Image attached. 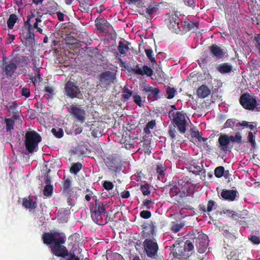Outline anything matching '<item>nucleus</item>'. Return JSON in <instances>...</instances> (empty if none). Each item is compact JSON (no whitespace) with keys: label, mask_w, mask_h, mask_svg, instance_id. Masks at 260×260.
<instances>
[{"label":"nucleus","mask_w":260,"mask_h":260,"mask_svg":"<svg viewBox=\"0 0 260 260\" xmlns=\"http://www.w3.org/2000/svg\"><path fill=\"white\" fill-rule=\"evenodd\" d=\"M19 18L17 15L16 14H10L7 21V26L9 29H13L15 23L19 22Z\"/></svg>","instance_id":"34"},{"label":"nucleus","mask_w":260,"mask_h":260,"mask_svg":"<svg viewBox=\"0 0 260 260\" xmlns=\"http://www.w3.org/2000/svg\"><path fill=\"white\" fill-rule=\"evenodd\" d=\"M44 91L48 93V98H51L55 95V87L53 86H45Z\"/></svg>","instance_id":"47"},{"label":"nucleus","mask_w":260,"mask_h":260,"mask_svg":"<svg viewBox=\"0 0 260 260\" xmlns=\"http://www.w3.org/2000/svg\"><path fill=\"white\" fill-rule=\"evenodd\" d=\"M62 183V194L65 196L69 195L70 197L72 196L74 191L70 180H64Z\"/></svg>","instance_id":"28"},{"label":"nucleus","mask_w":260,"mask_h":260,"mask_svg":"<svg viewBox=\"0 0 260 260\" xmlns=\"http://www.w3.org/2000/svg\"><path fill=\"white\" fill-rule=\"evenodd\" d=\"M94 23L97 30L102 33L108 32L109 28L111 26L107 20L103 16L97 17Z\"/></svg>","instance_id":"16"},{"label":"nucleus","mask_w":260,"mask_h":260,"mask_svg":"<svg viewBox=\"0 0 260 260\" xmlns=\"http://www.w3.org/2000/svg\"><path fill=\"white\" fill-rule=\"evenodd\" d=\"M22 206L26 209H34L37 208V203L32 202L31 200L27 198H23L22 200Z\"/></svg>","instance_id":"39"},{"label":"nucleus","mask_w":260,"mask_h":260,"mask_svg":"<svg viewBox=\"0 0 260 260\" xmlns=\"http://www.w3.org/2000/svg\"><path fill=\"white\" fill-rule=\"evenodd\" d=\"M47 184L45 185L43 190V194L46 197H51L53 193V185L50 184V180H46L45 181Z\"/></svg>","instance_id":"38"},{"label":"nucleus","mask_w":260,"mask_h":260,"mask_svg":"<svg viewBox=\"0 0 260 260\" xmlns=\"http://www.w3.org/2000/svg\"><path fill=\"white\" fill-rule=\"evenodd\" d=\"M191 169L193 173L198 175H200V174L202 175L203 174H205L206 172L205 170L202 169L200 166L195 167L192 165L191 167Z\"/></svg>","instance_id":"53"},{"label":"nucleus","mask_w":260,"mask_h":260,"mask_svg":"<svg viewBox=\"0 0 260 260\" xmlns=\"http://www.w3.org/2000/svg\"><path fill=\"white\" fill-rule=\"evenodd\" d=\"M154 175H151V177L157 178V179H164L166 177V168L161 164L156 165L155 168L152 171Z\"/></svg>","instance_id":"23"},{"label":"nucleus","mask_w":260,"mask_h":260,"mask_svg":"<svg viewBox=\"0 0 260 260\" xmlns=\"http://www.w3.org/2000/svg\"><path fill=\"white\" fill-rule=\"evenodd\" d=\"M140 215L144 219H148L151 216V213L148 210H143L140 212Z\"/></svg>","instance_id":"62"},{"label":"nucleus","mask_w":260,"mask_h":260,"mask_svg":"<svg viewBox=\"0 0 260 260\" xmlns=\"http://www.w3.org/2000/svg\"><path fill=\"white\" fill-rule=\"evenodd\" d=\"M186 236V239H189L193 246L195 245L198 252L204 253L206 251L210 241L206 234L202 231L198 232L196 230L189 232Z\"/></svg>","instance_id":"3"},{"label":"nucleus","mask_w":260,"mask_h":260,"mask_svg":"<svg viewBox=\"0 0 260 260\" xmlns=\"http://www.w3.org/2000/svg\"><path fill=\"white\" fill-rule=\"evenodd\" d=\"M58 5L54 1L48 2L45 7V14L52 15L58 10Z\"/></svg>","instance_id":"31"},{"label":"nucleus","mask_w":260,"mask_h":260,"mask_svg":"<svg viewBox=\"0 0 260 260\" xmlns=\"http://www.w3.org/2000/svg\"><path fill=\"white\" fill-rule=\"evenodd\" d=\"M230 140L232 142H236L238 143H240L241 141L242 140V137L240 135L239 133H236L235 136H230Z\"/></svg>","instance_id":"59"},{"label":"nucleus","mask_w":260,"mask_h":260,"mask_svg":"<svg viewBox=\"0 0 260 260\" xmlns=\"http://www.w3.org/2000/svg\"><path fill=\"white\" fill-rule=\"evenodd\" d=\"M220 196L225 200L234 201L237 197V191L236 190L223 189Z\"/></svg>","instance_id":"26"},{"label":"nucleus","mask_w":260,"mask_h":260,"mask_svg":"<svg viewBox=\"0 0 260 260\" xmlns=\"http://www.w3.org/2000/svg\"><path fill=\"white\" fill-rule=\"evenodd\" d=\"M226 52L223 48L216 44H212V56L214 60L223 59L226 56Z\"/></svg>","instance_id":"24"},{"label":"nucleus","mask_w":260,"mask_h":260,"mask_svg":"<svg viewBox=\"0 0 260 260\" xmlns=\"http://www.w3.org/2000/svg\"><path fill=\"white\" fill-rule=\"evenodd\" d=\"M90 212H107L108 204L106 202H100L96 200L94 203H91L89 206Z\"/></svg>","instance_id":"20"},{"label":"nucleus","mask_w":260,"mask_h":260,"mask_svg":"<svg viewBox=\"0 0 260 260\" xmlns=\"http://www.w3.org/2000/svg\"><path fill=\"white\" fill-rule=\"evenodd\" d=\"M6 129L7 132H11L14 128V120L11 118H6L5 119Z\"/></svg>","instance_id":"41"},{"label":"nucleus","mask_w":260,"mask_h":260,"mask_svg":"<svg viewBox=\"0 0 260 260\" xmlns=\"http://www.w3.org/2000/svg\"><path fill=\"white\" fill-rule=\"evenodd\" d=\"M130 44L129 42L125 40L119 41L117 47L119 53H116V54L119 55L120 57L125 56L126 52L129 50V46Z\"/></svg>","instance_id":"25"},{"label":"nucleus","mask_w":260,"mask_h":260,"mask_svg":"<svg viewBox=\"0 0 260 260\" xmlns=\"http://www.w3.org/2000/svg\"><path fill=\"white\" fill-rule=\"evenodd\" d=\"M3 61V66H4V71L7 77H12L17 69V65L13 60L9 61H6L4 59Z\"/></svg>","instance_id":"18"},{"label":"nucleus","mask_w":260,"mask_h":260,"mask_svg":"<svg viewBox=\"0 0 260 260\" xmlns=\"http://www.w3.org/2000/svg\"><path fill=\"white\" fill-rule=\"evenodd\" d=\"M98 79L101 86L106 88L114 82L116 79V74L110 71H106L99 75Z\"/></svg>","instance_id":"15"},{"label":"nucleus","mask_w":260,"mask_h":260,"mask_svg":"<svg viewBox=\"0 0 260 260\" xmlns=\"http://www.w3.org/2000/svg\"><path fill=\"white\" fill-rule=\"evenodd\" d=\"M42 141V137L40 134L34 130L26 132L25 135L24 144L26 150L29 153L36 152L38 149V145Z\"/></svg>","instance_id":"6"},{"label":"nucleus","mask_w":260,"mask_h":260,"mask_svg":"<svg viewBox=\"0 0 260 260\" xmlns=\"http://www.w3.org/2000/svg\"><path fill=\"white\" fill-rule=\"evenodd\" d=\"M91 217L93 221L100 225L106 224L109 220L108 218V212H90Z\"/></svg>","instance_id":"17"},{"label":"nucleus","mask_w":260,"mask_h":260,"mask_svg":"<svg viewBox=\"0 0 260 260\" xmlns=\"http://www.w3.org/2000/svg\"><path fill=\"white\" fill-rule=\"evenodd\" d=\"M158 10V5L155 3L148 5L147 7L143 8V14L145 15L146 17L149 18L153 14H156Z\"/></svg>","instance_id":"27"},{"label":"nucleus","mask_w":260,"mask_h":260,"mask_svg":"<svg viewBox=\"0 0 260 260\" xmlns=\"http://www.w3.org/2000/svg\"><path fill=\"white\" fill-rule=\"evenodd\" d=\"M30 22H31L30 18H28L26 21H24V27L26 28L27 31L25 33L22 32L20 35L22 43L26 47L31 46L34 43V29L37 32H42V30L38 27L37 23L35 25H31Z\"/></svg>","instance_id":"5"},{"label":"nucleus","mask_w":260,"mask_h":260,"mask_svg":"<svg viewBox=\"0 0 260 260\" xmlns=\"http://www.w3.org/2000/svg\"><path fill=\"white\" fill-rule=\"evenodd\" d=\"M231 142L232 141L230 140V136L226 135H221L218 139L220 149L224 151H226Z\"/></svg>","instance_id":"29"},{"label":"nucleus","mask_w":260,"mask_h":260,"mask_svg":"<svg viewBox=\"0 0 260 260\" xmlns=\"http://www.w3.org/2000/svg\"><path fill=\"white\" fill-rule=\"evenodd\" d=\"M168 133L171 138L172 141H179L180 142H182L184 141L181 137L177 134L176 131L174 128L170 127Z\"/></svg>","instance_id":"37"},{"label":"nucleus","mask_w":260,"mask_h":260,"mask_svg":"<svg viewBox=\"0 0 260 260\" xmlns=\"http://www.w3.org/2000/svg\"><path fill=\"white\" fill-rule=\"evenodd\" d=\"M233 67L228 63H222L216 67V70L221 74L230 73L232 72Z\"/></svg>","instance_id":"33"},{"label":"nucleus","mask_w":260,"mask_h":260,"mask_svg":"<svg viewBox=\"0 0 260 260\" xmlns=\"http://www.w3.org/2000/svg\"><path fill=\"white\" fill-rule=\"evenodd\" d=\"M140 189L144 196H148L150 193V185L148 183L141 185Z\"/></svg>","instance_id":"49"},{"label":"nucleus","mask_w":260,"mask_h":260,"mask_svg":"<svg viewBox=\"0 0 260 260\" xmlns=\"http://www.w3.org/2000/svg\"><path fill=\"white\" fill-rule=\"evenodd\" d=\"M257 100H258L257 97L253 96L246 92L241 94L239 99V102L245 109L254 110L257 105Z\"/></svg>","instance_id":"12"},{"label":"nucleus","mask_w":260,"mask_h":260,"mask_svg":"<svg viewBox=\"0 0 260 260\" xmlns=\"http://www.w3.org/2000/svg\"><path fill=\"white\" fill-rule=\"evenodd\" d=\"M156 125V122L155 120H152L149 121L144 128V132L146 134L149 135L151 132L150 129H153Z\"/></svg>","instance_id":"44"},{"label":"nucleus","mask_w":260,"mask_h":260,"mask_svg":"<svg viewBox=\"0 0 260 260\" xmlns=\"http://www.w3.org/2000/svg\"><path fill=\"white\" fill-rule=\"evenodd\" d=\"M53 165L52 161H48L47 164L43 166L41 170V175L42 177H44L45 179H51L54 176V175L56 173V170H51L50 168Z\"/></svg>","instance_id":"22"},{"label":"nucleus","mask_w":260,"mask_h":260,"mask_svg":"<svg viewBox=\"0 0 260 260\" xmlns=\"http://www.w3.org/2000/svg\"><path fill=\"white\" fill-rule=\"evenodd\" d=\"M255 137L251 132L248 133V141L251 143L252 148H255L256 146V142L254 139Z\"/></svg>","instance_id":"58"},{"label":"nucleus","mask_w":260,"mask_h":260,"mask_svg":"<svg viewBox=\"0 0 260 260\" xmlns=\"http://www.w3.org/2000/svg\"><path fill=\"white\" fill-rule=\"evenodd\" d=\"M163 19L168 28L176 34H184L189 31H194L199 26V22L197 21H191L188 19L182 21L179 15L175 12L165 14Z\"/></svg>","instance_id":"2"},{"label":"nucleus","mask_w":260,"mask_h":260,"mask_svg":"<svg viewBox=\"0 0 260 260\" xmlns=\"http://www.w3.org/2000/svg\"><path fill=\"white\" fill-rule=\"evenodd\" d=\"M103 131H100V128L97 127L96 128L94 129L92 132V135L94 137H99L102 136Z\"/></svg>","instance_id":"64"},{"label":"nucleus","mask_w":260,"mask_h":260,"mask_svg":"<svg viewBox=\"0 0 260 260\" xmlns=\"http://www.w3.org/2000/svg\"><path fill=\"white\" fill-rule=\"evenodd\" d=\"M41 238L43 243L49 247L53 255L63 258L68 257L69 251L64 245L66 242V237L63 233L44 232Z\"/></svg>","instance_id":"1"},{"label":"nucleus","mask_w":260,"mask_h":260,"mask_svg":"<svg viewBox=\"0 0 260 260\" xmlns=\"http://www.w3.org/2000/svg\"><path fill=\"white\" fill-rule=\"evenodd\" d=\"M67 108L68 112L72 116L75 121L80 123H83L85 122L86 113L84 109L73 105L69 106Z\"/></svg>","instance_id":"14"},{"label":"nucleus","mask_w":260,"mask_h":260,"mask_svg":"<svg viewBox=\"0 0 260 260\" xmlns=\"http://www.w3.org/2000/svg\"><path fill=\"white\" fill-rule=\"evenodd\" d=\"M133 98L134 102L138 106H141L142 105V98L137 93L133 95Z\"/></svg>","instance_id":"61"},{"label":"nucleus","mask_w":260,"mask_h":260,"mask_svg":"<svg viewBox=\"0 0 260 260\" xmlns=\"http://www.w3.org/2000/svg\"><path fill=\"white\" fill-rule=\"evenodd\" d=\"M43 15V14H41V13L38 10H37L36 14L35 12H30L29 14H28L27 16V19L28 18H30L31 22H30V23L31 25H35L36 23H37L38 27L42 30V32L39 33L42 35H45V33L44 31V26L45 25H47L48 27L51 26L49 24H52V21L48 19H46L43 22H42V17Z\"/></svg>","instance_id":"11"},{"label":"nucleus","mask_w":260,"mask_h":260,"mask_svg":"<svg viewBox=\"0 0 260 260\" xmlns=\"http://www.w3.org/2000/svg\"><path fill=\"white\" fill-rule=\"evenodd\" d=\"M51 132L57 138H61L63 136V131L60 128L58 129L53 128L51 129Z\"/></svg>","instance_id":"50"},{"label":"nucleus","mask_w":260,"mask_h":260,"mask_svg":"<svg viewBox=\"0 0 260 260\" xmlns=\"http://www.w3.org/2000/svg\"><path fill=\"white\" fill-rule=\"evenodd\" d=\"M211 93V90L205 85H202L197 90V94L199 98L204 99L209 95Z\"/></svg>","instance_id":"30"},{"label":"nucleus","mask_w":260,"mask_h":260,"mask_svg":"<svg viewBox=\"0 0 260 260\" xmlns=\"http://www.w3.org/2000/svg\"><path fill=\"white\" fill-rule=\"evenodd\" d=\"M106 165L111 170L113 177H117L120 176L122 169V165L117 154H114L110 155L108 158V160L106 162Z\"/></svg>","instance_id":"9"},{"label":"nucleus","mask_w":260,"mask_h":260,"mask_svg":"<svg viewBox=\"0 0 260 260\" xmlns=\"http://www.w3.org/2000/svg\"><path fill=\"white\" fill-rule=\"evenodd\" d=\"M131 71L139 75L143 76L145 75L148 77H151L153 73V70L146 65H144L142 67V69H141L139 67V64H137L135 68L131 70Z\"/></svg>","instance_id":"21"},{"label":"nucleus","mask_w":260,"mask_h":260,"mask_svg":"<svg viewBox=\"0 0 260 260\" xmlns=\"http://www.w3.org/2000/svg\"><path fill=\"white\" fill-rule=\"evenodd\" d=\"M79 3L80 7L86 10L89 9L90 6H91L90 0H80Z\"/></svg>","instance_id":"52"},{"label":"nucleus","mask_w":260,"mask_h":260,"mask_svg":"<svg viewBox=\"0 0 260 260\" xmlns=\"http://www.w3.org/2000/svg\"><path fill=\"white\" fill-rule=\"evenodd\" d=\"M122 92L123 93L122 98L125 101H128L129 98L133 95V91L125 86L123 87Z\"/></svg>","instance_id":"45"},{"label":"nucleus","mask_w":260,"mask_h":260,"mask_svg":"<svg viewBox=\"0 0 260 260\" xmlns=\"http://www.w3.org/2000/svg\"><path fill=\"white\" fill-rule=\"evenodd\" d=\"M29 62V59L28 57L26 56H21L18 58V60L16 61L17 67H24L27 65Z\"/></svg>","instance_id":"40"},{"label":"nucleus","mask_w":260,"mask_h":260,"mask_svg":"<svg viewBox=\"0 0 260 260\" xmlns=\"http://www.w3.org/2000/svg\"><path fill=\"white\" fill-rule=\"evenodd\" d=\"M169 117L172 120L174 126H176L181 134H184L186 131V121L185 116L181 112L169 111Z\"/></svg>","instance_id":"7"},{"label":"nucleus","mask_w":260,"mask_h":260,"mask_svg":"<svg viewBox=\"0 0 260 260\" xmlns=\"http://www.w3.org/2000/svg\"><path fill=\"white\" fill-rule=\"evenodd\" d=\"M82 168V165L80 163H76L73 165L70 168V172L76 174Z\"/></svg>","instance_id":"51"},{"label":"nucleus","mask_w":260,"mask_h":260,"mask_svg":"<svg viewBox=\"0 0 260 260\" xmlns=\"http://www.w3.org/2000/svg\"><path fill=\"white\" fill-rule=\"evenodd\" d=\"M144 253L148 257L155 259L157 256L158 245L154 238H147L143 242Z\"/></svg>","instance_id":"10"},{"label":"nucleus","mask_w":260,"mask_h":260,"mask_svg":"<svg viewBox=\"0 0 260 260\" xmlns=\"http://www.w3.org/2000/svg\"><path fill=\"white\" fill-rule=\"evenodd\" d=\"M147 58L150 60V61L153 64L156 63V60L154 57L152 56V50L151 49H145Z\"/></svg>","instance_id":"54"},{"label":"nucleus","mask_w":260,"mask_h":260,"mask_svg":"<svg viewBox=\"0 0 260 260\" xmlns=\"http://www.w3.org/2000/svg\"><path fill=\"white\" fill-rule=\"evenodd\" d=\"M199 208L200 212L202 213L207 212L208 215H209L210 212L211 211V200L208 201L207 208L203 204L199 205Z\"/></svg>","instance_id":"42"},{"label":"nucleus","mask_w":260,"mask_h":260,"mask_svg":"<svg viewBox=\"0 0 260 260\" xmlns=\"http://www.w3.org/2000/svg\"><path fill=\"white\" fill-rule=\"evenodd\" d=\"M64 93L71 99L79 98L80 89L76 83L69 80L64 84Z\"/></svg>","instance_id":"13"},{"label":"nucleus","mask_w":260,"mask_h":260,"mask_svg":"<svg viewBox=\"0 0 260 260\" xmlns=\"http://www.w3.org/2000/svg\"><path fill=\"white\" fill-rule=\"evenodd\" d=\"M211 46L209 47V50H206L204 52V54L200 58L201 62L199 63L200 66L206 72V70L207 69L208 67H210L211 64Z\"/></svg>","instance_id":"19"},{"label":"nucleus","mask_w":260,"mask_h":260,"mask_svg":"<svg viewBox=\"0 0 260 260\" xmlns=\"http://www.w3.org/2000/svg\"><path fill=\"white\" fill-rule=\"evenodd\" d=\"M251 181L246 183L248 186L252 187L253 188H260V180L257 181L256 180H251Z\"/></svg>","instance_id":"55"},{"label":"nucleus","mask_w":260,"mask_h":260,"mask_svg":"<svg viewBox=\"0 0 260 260\" xmlns=\"http://www.w3.org/2000/svg\"><path fill=\"white\" fill-rule=\"evenodd\" d=\"M224 168L222 166H219L215 168L214 170L215 176L217 178H220L224 175Z\"/></svg>","instance_id":"48"},{"label":"nucleus","mask_w":260,"mask_h":260,"mask_svg":"<svg viewBox=\"0 0 260 260\" xmlns=\"http://www.w3.org/2000/svg\"><path fill=\"white\" fill-rule=\"evenodd\" d=\"M190 136L192 138L194 139L196 141L199 142H203L205 143L208 138L202 137V134L196 130L195 128H192L190 130Z\"/></svg>","instance_id":"32"},{"label":"nucleus","mask_w":260,"mask_h":260,"mask_svg":"<svg viewBox=\"0 0 260 260\" xmlns=\"http://www.w3.org/2000/svg\"><path fill=\"white\" fill-rule=\"evenodd\" d=\"M18 105L16 101L13 102L10 105L9 108V110L12 112L14 114V117L15 118H16V115L18 113V111H17V108Z\"/></svg>","instance_id":"56"},{"label":"nucleus","mask_w":260,"mask_h":260,"mask_svg":"<svg viewBox=\"0 0 260 260\" xmlns=\"http://www.w3.org/2000/svg\"><path fill=\"white\" fill-rule=\"evenodd\" d=\"M185 225L184 222L180 223H173L171 225V231L174 233H177L179 232Z\"/></svg>","instance_id":"43"},{"label":"nucleus","mask_w":260,"mask_h":260,"mask_svg":"<svg viewBox=\"0 0 260 260\" xmlns=\"http://www.w3.org/2000/svg\"><path fill=\"white\" fill-rule=\"evenodd\" d=\"M103 186L104 188L107 190H111L114 187V184L113 183L106 180L104 181Z\"/></svg>","instance_id":"60"},{"label":"nucleus","mask_w":260,"mask_h":260,"mask_svg":"<svg viewBox=\"0 0 260 260\" xmlns=\"http://www.w3.org/2000/svg\"><path fill=\"white\" fill-rule=\"evenodd\" d=\"M166 91L167 95V99H172L175 96L176 90L174 87L168 86L166 89Z\"/></svg>","instance_id":"46"},{"label":"nucleus","mask_w":260,"mask_h":260,"mask_svg":"<svg viewBox=\"0 0 260 260\" xmlns=\"http://www.w3.org/2000/svg\"><path fill=\"white\" fill-rule=\"evenodd\" d=\"M143 91L146 93H150L154 96V100H157L159 96L158 94L160 92V90L157 87L153 88L152 86H149L143 89Z\"/></svg>","instance_id":"35"},{"label":"nucleus","mask_w":260,"mask_h":260,"mask_svg":"<svg viewBox=\"0 0 260 260\" xmlns=\"http://www.w3.org/2000/svg\"><path fill=\"white\" fill-rule=\"evenodd\" d=\"M249 239L253 244L258 245L260 243V237L258 236L251 235Z\"/></svg>","instance_id":"63"},{"label":"nucleus","mask_w":260,"mask_h":260,"mask_svg":"<svg viewBox=\"0 0 260 260\" xmlns=\"http://www.w3.org/2000/svg\"><path fill=\"white\" fill-rule=\"evenodd\" d=\"M143 229L144 230V231L147 233L149 236V238H153L155 226L152 221L145 225L143 227Z\"/></svg>","instance_id":"36"},{"label":"nucleus","mask_w":260,"mask_h":260,"mask_svg":"<svg viewBox=\"0 0 260 260\" xmlns=\"http://www.w3.org/2000/svg\"><path fill=\"white\" fill-rule=\"evenodd\" d=\"M176 254L180 258H186L189 256V252L194 249L193 245L189 241V239L186 242H180L174 244Z\"/></svg>","instance_id":"8"},{"label":"nucleus","mask_w":260,"mask_h":260,"mask_svg":"<svg viewBox=\"0 0 260 260\" xmlns=\"http://www.w3.org/2000/svg\"><path fill=\"white\" fill-rule=\"evenodd\" d=\"M236 120L235 119L231 118L228 119L224 124V128H232L236 123Z\"/></svg>","instance_id":"57"},{"label":"nucleus","mask_w":260,"mask_h":260,"mask_svg":"<svg viewBox=\"0 0 260 260\" xmlns=\"http://www.w3.org/2000/svg\"><path fill=\"white\" fill-rule=\"evenodd\" d=\"M201 185L199 183H195L194 180L189 181L188 180H175V191L177 193H180V196L185 197L192 194L197 190Z\"/></svg>","instance_id":"4"}]
</instances>
